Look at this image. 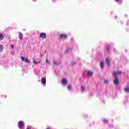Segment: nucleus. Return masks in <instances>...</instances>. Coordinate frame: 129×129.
<instances>
[{
  "instance_id": "nucleus-3",
  "label": "nucleus",
  "mask_w": 129,
  "mask_h": 129,
  "mask_svg": "<svg viewBox=\"0 0 129 129\" xmlns=\"http://www.w3.org/2000/svg\"><path fill=\"white\" fill-rule=\"evenodd\" d=\"M60 38L62 40H66V39H67V35L64 34H61L60 35Z\"/></svg>"
},
{
  "instance_id": "nucleus-17",
  "label": "nucleus",
  "mask_w": 129,
  "mask_h": 129,
  "mask_svg": "<svg viewBox=\"0 0 129 129\" xmlns=\"http://www.w3.org/2000/svg\"><path fill=\"white\" fill-rule=\"evenodd\" d=\"M53 64H55V65H59V64H61V62H58V63H57V62L54 61V62H53Z\"/></svg>"
},
{
  "instance_id": "nucleus-19",
  "label": "nucleus",
  "mask_w": 129,
  "mask_h": 129,
  "mask_svg": "<svg viewBox=\"0 0 129 129\" xmlns=\"http://www.w3.org/2000/svg\"><path fill=\"white\" fill-rule=\"evenodd\" d=\"M71 85H69L68 87V89H69V90H70L71 89Z\"/></svg>"
},
{
  "instance_id": "nucleus-26",
  "label": "nucleus",
  "mask_w": 129,
  "mask_h": 129,
  "mask_svg": "<svg viewBox=\"0 0 129 129\" xmlns=\"http://www.w3.org/2000/svg\"><path fill=\"white\" fill-rule=\"evenodd\" d=\"M115 2H119V1H120V0H115Z\"/></svg>"
},
{
  "instance_id": "nucleus-18",
  "label": "nucleus",
  "mask_w": 129,
  "mask_h": 129,
  "mask_svg": "<svg viewBox=\"0 0 129 129\" xmlns=\"http://www.w3.org/2000/svg\"><path fill=\"white\" fill-rule=\"evenodd\" d=\"M103 121L104 122H105V123H107V122H108V120H107V119H103Z\"/></svg>"
},
{
  "instance_id": "nucleus-14",
  "label": "nucleus",
  "mask_w": 129,
  "mask_h": 129,
  "mask_svg": "<svg viewBox=\"0 0 129 129\" xmlns=\"http://www.w3.org/2000/svg\"><path fill=\"white\" fill-rule=\"evenodd\" d=\"M106 49L107 52H109V49H110V46L109 45H107L106 46Z\"/></svg>"
},
{
  "instance_id": "nucleus-15",
  "label": "nucleus",
  "mask_w": 129,
  "mask_h": 129,
  "mask_svg": "<svg viewBox=\"0 0 129 129\" xmlns=\"http://www.w3.org/2000/svg\"><path fill=\"white\" fill-rule=\"evenodd\" d=\"M124 91L126 92V93H129V88H125Z\"/></svg>"
},
{
  "instance_id": "nucleus-20",
  "label": "nucleus",
  "mask_w": 129,
  "mask_h": 129,
  "mask_svg": "<svg viewBox=\"0 0 129 129\" xmlns=\"http://www.w3.org/2000/svg\"><path fill=\"white\" fill-rule=\"evenodd\" d=\"M33 63H35L36 64V65H37V64H39V63H40V61H39V62H36V61H33Z\"/></svg>"
},
{
  "instance_id": "nucleus-1",
  "label": "nucleus",
  "mask_w": 129,
  "mask_h": 129,
  "mask_svg": "<svg viewBox=\"0 0 129 129\" xmlns=\"http://www.w3.org/2000/svg\"><path fill=\"white\" fill-rule=\"evenodd\" d=\"M114 84L115 85H118L119 84V81L117 76H114Z\"/></svg>"
},
{
  "instance_id": "nucleus-13",
  "label": "nucleus",
  "mask_w": 129,
  "mask_h": 129,
  "mask_svg": "<svg viewBox=\"0 0 129 129\" xmlns=\"http://www.w3.org/2000/svg\"><path fill=\"white\" fill-rule=\"evenodd\" d=\"M100 66L101 68H103V67H104V63H103V61H101L100 63Z\"/></svg>"
},
{
  "instance_id": "nucleus-12",
  "label": "nucleus",
  "mask_w": 129,
  "mask_h": 129,
  "mask_svg": "<svg viewBox=\"0 0 129 129\" xmlns=\"http://www.w3.org/2000/svg\"><path fill=\"white\" fill-rule=\"evenodd\" d=\"M93 75V73H92V72H91V71H88V76H92Z\"/></svg>"
},
{
  "instance_id": "nucleus-22",
  "label": "nucleus",
  "mask_w": 129,
  "mask_h": 129,
  "mask_svg": "<svg viewBox=\"0 0 129 129\" xmlns=\"http://www.w3.org/2000/svg\"><path fill=\"white\" fill-rule=\"evenodd\" d=\"M104 83H106L107 84H108V81L106 80H104Z\"/></svg>"
},
{
  "instance_id": "nucleus-21",
  "label": "nucleus",
  "mask_w": 129,
  "mask_h": 129,
  "mask_svg": "<svg viewBox=\"0 0 129 129\" xmlns=\"http://www.w3.org/2000/svg\"><path fill=\"white\" fill-rule=\"evenodd\" d=\"M82 91H85V88H84V87H82Z\"/></svg>"
},
{
  "instance_id": "nucleus-27",
  "label": "nucleus",
  "mask_w": 129,
  "mask_h": 129,
  "mask_svg": "<svg viewBox=\"0 0 129 129\" xmlns=\"http://www.w3.org/2000/svg\"><path fill=\"white\" fill-rule=\"evenodd\" d=\"M5 97H7V96H5Z\"/></svg>"
},
{
  "instance_id": "nucleus-9",
  "label": "nucleus",
  "mask_w": 129,
  "mask_h": 129,
  "mask_svg": "<svg viewBox=\"0 0 129 129\" xmlns=\"http://www.w3.org/2000/svg\"><path fill=\"white\" fill-rule=\"evenodd\" d=\"M24 37V35L22 32H19V38L20 40H23V38Z\"/></svg>"
},
{
  "instance_id": "nucleus-7",
  "label": "nucleus",
  "mask_w": 129,
  "mask_h": 129,
  "mask_svg": "<svg viewBox=\"0 0 129 129\" xmlns=\"http://www.w3.org/2000/svg\"><path fill=\"white\" fill-rule=\"evenodd\" d=\"M119 74H121V71H119L117 72H114L112 73V75H113V76H116V75H119Z\"/></svg>"
},
{
  "instance_id": "nucleus-24",
  "label": "nucleus",
  "mask_w": 129,
  "mask_h": 129,
  "mask_svg": "<svg viewBox=\"0 0 129 129\" xmlns=\"http://www.w3.org/2000/svg\"><path fill=\"white\" fill-rule=\"evenodd\" d=\"M11 48H12V49H14V48H15V46H14V45H11Z\"/></svg>"
},
{
  "instance_id": "nucleus-16",
  "label": "nucleus",
  "mask_w": 129,
  "mask_h": 129,
  "mask_svg": "<svg viewBox=\"0 0 129 129\" xmlns=\"http://www.w3.org/2000/svg\"><path fill=\"white\" fill-rule=\"evenodd\" d=\"M3 50H4V46L0 45V52H3Z\"/></svg>"
},
{
  "instance_id": "nucleus-5",
  "label": "nucleus",
  "mask_w": 129,
  "mask_h": 129,
  "mask_svg": "<svg viewBox=\"0 0 129 129\" xmlns=\"http://www.w3.org/2000/svg\"><path fill=\"white\" fill-rule=\"evenodd\" d=\"M39 37L41 39H46V33H41L39 35Z\"/></svg>"
},
{
  "instance_id": "nucleus-8",
  "label": "nucleus",
  "mask_w": 129,
  "mask_h": 129,
  "mask_svg": "<svg viewBox=\"0 0 129 129\" xmlns=\"http://www.w3.org/2000/svg\"><path fill=\"white\" fill-rule=\"evenodd\" d=\"M106 62L108 66H110V60H109L108 57L106 58Z\"/></svg>"
},
{
  "instance_id": "nucleus-6",
  "label": "nucleus",
  "mask_w": 129,
  "mask_h": 129,
  "mask_svg": "<svg viewBox=\"0 0 129 129\" xmlns=\"http://www.w3.org/2000/svg\"><path fill=\"white\" fill-rule=\"evenodd\" d=\"M23 126H24V124H23V121H20L18 122V127L19 128H23Z\"/></svg>"
},
{
  "instance_id": "nucleus-2",
  "label": "nucleus",
  "mask_w": 129,
  "mask_h": 129,
  "mask_svg": "<svg viewBox=\"0 0 129 129\" xmlns=\"http://www.w3.org/2000/svg\"><path fill=\"white\" fill-rule=\"evenodd\" d=\"M21 59L23 62H24V61L26 63H30V60H29V59H28L24 56H21Z\"/></svg>"
},
{
  "instance_id": "nucleus-25",
  "label": "nucleus",
  "mask_w": 129,
  "mask_h": 129,
  "mask_svg": "<svg viewBox=\"0 0 129 129\" xmlns=\"http://www.w3.org/2000/svg\"><path fill=\"white\" fill-rule=\"evenodd\" d=\"M69 50H71V49H68L67 50L66 53H68V51H69Z\"/></svg>"
},
{
  "instance_id": "nucleus-11",
  "label": "nucleus",
  "mask_w": 129,
  "mask_h": 129,
  "mask_svg": "<svg viewBox=\"0 0 129 129\" xmlns=\"http://www.w3.org/2000/svg\"><path fill=\"white\" fill-rule=\"evenodd\" d=\"M4 38H5L4 34L0 33V41H2V40H4Z\"/></svg>"
},
{
  "instance_id": "nucleus-4",
  "label": "nucleus",
  "mask_w": 129,
  "mask_h": 129,
  "mask_svg": "<svg viewBox=\"0 0 129 129\" xmlns=\"http://www.w3.org/2000/svg\"><path fill=\"white\" fill-rule=\"evenodd\" d=\"M61 83L63 86H65L67 85L68 82H67V80L64 78L61 80Z\"/></svg>"
},
{
  "instance_id": "nucleus-23",
  "label": "nucleus",
  "mask_w": 129,
  "mask_h": 129,
  "mask_svg": "<svg viewBox=\"0 0 129 129\" xmlns=\"http://www.w3.org/2000/svg\"><path fill=\"white\" fill-rule=\"evenodd\" d=\"M46 63H49V60L48 59H46Z\"/></svg>"
},
{
  "instance_id": "nucleus-10",
  "label": "nucleus",
  "mask_w": 129,
  "mask_h": 129,
  "mask_svg": "<svg viewBox=\"0 0 129 129\" xmlns=\"http://www.w3.org/2000/svg\"><path fill=\"white\" fill-rule=\"evenodd\" d=\"M41 82L42 84H46V79L44 78H41Z\"/></svg>"
}]
</instances>
